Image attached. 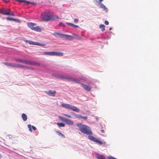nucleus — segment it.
Masks as SVG:
<instances>
[{
	"instance_id": "obj_25",
	"label": "nucleus",
	"mask_w": 159,
	"mask_h": 159,
	"mask_svg": "<svg viewBox=\"0 0 159 159\" xmlns=\"http://www.w3.org/2000/svg\"><path fill=\"white\" fill-rule=\"evenodd\" d=\"M32 61L28 60H25L24 63L26 64L31 65Z\"/></svg>"
},
{
	"instance_id": "obj_7",
	"label": "nucleus",
	"mask_w": 159,
	"mask_h": 159,
	"mask_svg": "<svg viewBox=\"0 0 159 159\" xmlns=\"http://www.w3.org/2000/svg\"><path fill=\"white\" fill-rule=\"evenodd\" d=\"M25 41L26 43H28L30 45H39V46H45V44L43 43H39L38 42H34L33 41H30V40H26Z\"/></svg>"
},
{
	"instance_id": "obj_48",
	"label": "nucleus",
	"mask_w": 159,
	"mask_h": 159,
	"mask_svg": "<svg viewBox=\"0 0 159 159\" xmlns=\"http://www.w3.org/2000/svg\"><path fill=\"white\" fill-rule=\"evenodd\" d=\"M0 14H2V9H0Z\"/></svg>"
},
{
	"instance_id": "obj_41",
	"label": "nucleus",
	"mask_w": 159,
	"mask_h": 159,
	"mask_svg": "<svg viewBox=\"0 0 159 159\" xmlns=\"http://www.w3.org/2000/svg\"><path fill=\"white\" fill-rule=\"evenodd\" d=\"M64 115L65 116H66L68 117H69V118H71V116H70V115H67V114H64Z\"/></svg>"
},
{
	"instance_id": "obj_14",
	"label": "nucleus",
	"mask_w": 159,
	"mask_h": 159,
	"mask_svg": "<svg viewBox=\"0 0 159 159\" xmlns=\"http://www.w3.org/2000/svg\"><path fill=\"white\" fill-rule=\"evenodd\" d=\"M70 81H73L76 83H80V81L78 79L71 77Z\"/></svg>"
},
{
	"instance_id": "obj_39",
	"label": "nucleus",
	"mask_w": 159,
	"mask_h": 159,
	"mask_svg": "<svg viewBox=\"0 0 159 159\" xmlns=\"http://www.w3.org/2000/svg\"><path fill=\"white\" fill-rule=\"evenodd\" d=\"M79 21V19L77 18H75L74 19V21L75 23H77Z\"/></svg>"
},
{
	"instance_id": "obj_42",
	"label": "nucleus",
	"mask_w": 159,
	"mask_h": 159,
	"mask_svg": "<svg viewBox=\"0 0 159 159\" xmlns=\"http://www.w3.org/2000/svg\"><path fill=\"white\" fill-rule=\"evenodd\" d=\"M32 127L33 129L34 130H36V128L34 126H32Z\"/></svg>"
},
{
	"instance_id": "obj_24",
	"label": "nucleus",
	"mask_w": 159,
	"mask_h": 159,
	"mask_svg": "<svg viewBox=\"0 0 159 159\" xmlns=\"http://www.w3.org/2000/svg\"><path fill=\"white\" fill-rule=\"evenodd\" d=\"M100 6L101 7V8L103 9L105 11H108V9L106 7V6L104 5L102 3H101L100 4Z\"/></svg>"
},
{
	"instance_id": "obj_8",
	"label": "nucleus",
	"mask_w": 159,
	"mask_h": 159,
	"mask_svg": "<svg viewBox=\"0 0 159 159\" xmlns=\"http://www.w3.org/2000/svg\"><path fill=\"white\" fill-rule=\"evenodd\" d=\"M82 87L86 90L88 91H89L91 90V88L89 85H86L83 84H81Z\"/></svg>"
},
{
	"instance_id": "obj_46",
	"label": "nucleus",
	"mask_w": 159,
	"mask_h": 159,
	"mask_svg": "<svg viewBox=\"0 0 159 159\" xmlns=\"http://www.w3.org/2000/svg\"><path fill=\"white\" fill-rule=\"evenodd\" d=\"M101 131L102 132V133H104V130H103V129H102L101 130Z\"/></svg>"
},
{
	"instance_id": "obj_5",
	"label": "nucleus",
	"mask_w": 159,
	"mask_h": 159,
	"mask_svg": "<svg viewBox=\"0 0 159 159\" xmlns=\"http://www.w3.org/2000/svg\"><path fill=\"white\" fill-rule=\"evenodd\" d=\"M43 54L46 55L57 56H61L63 55V53L61 52H43Z\"/></svg>"
},
{
	"instance_id": "obj_32",
	"label": "nucleus",
	"mask_w": 159,
	"mask_h": 159,
	"mask_svg": "<svg viewBox=\"0 0 159 159\" xmlns=\"http://www.w3.org/2000/svg\"><path fill=\"white\" fill-rule=\"evenodd\" d=\"M67 24L70 25V26H73V27H75L76 28H77V27H79V26L78 25H74L72 23H67Z\"/></svg>"
},
{
	"instance_id": "obj_18",
	"label": "nucleus",
	"mask_w": 159,
	"mask_h": 159,
	"mask_svg": "<svg viewBox=\"0 0 159 159\" xmlns=\"http://www.w3.org/2000/svg\"><path fill=\"white\" fill-rule=\"evenodd\" d=\"M54 34L55 35H57L59 36L60 38L63 39L64 36L65 35V34L60 33L58 32H55L54 33Z\"/></svg>"
},
{
	"instance_id": "obj_33",
	"label": "nucleus",
	"mask_w": 159,
	"mask_h": 159,
	"mask_svg": "<svg viewBox=\"0 0 159 159\" xmlns=\"http://www.w3.org/2000/svg\"><path fill=\"white\" fill-rule=\"evenodd\" d=\"M56 132L59 135L62 136L63 138H65V135L62 134L60 132L57 131Z\"/></svg>"
},
{
	"instance_id": "obj_29",
	"label": "nucleus",
	"mask_w": 159,
	"mask_h": 159,
	"mask_svg": "<svg viewBox=\"0 0 159 159\" xmlns=\"http://www.w3.org/2000/svg\"><path fill=\"white\" fill-rule=\"evenodd\" d=\"M57 125L59 126V127H64L65 125V124L63 123H59L57 122Z\"/></svg>"
},
{
	"instance_id": "obj_6",
	"label": "nucleus",
	"mask_w": 159,
	"mask_h": 159,
	"mask_svg": "<svg viewBox=\"0 0 159 159\" xmlns=\"http://www.w3.org/2000/svg\"><path fill=\"white\" fill-rule=\"evenodd\" d=\"M2 14L5 15L14 16V14L13 12H10L9 9H6L4 8H2Z\"/></svg>"
},
{
	"instance_id": "obj_17",
	"label": "nucleus",
	"mask_w": 159,
	"mask_h": 159,
	"mask_svg": "<svg viewBox=\"0 0 159 159\" xmlns=\"http://www.w3.org/2000/svg\"><path fill=\"white\" fill-rule=\"evenodd\" d=\"M51 20H57L59 19V17L57 15H52L51 16Z\"/></svg>"
},
{
	"instance_id": "obj_4",
	"label": "nucleus",
	"mask_w": 159,
	"mask_h": 159,
	"mask_svg": "<svg viewBox=\"0 0 159 159\" xmlns=\"http://www.w3.org/2000/svg\"><path fill=\"white\" fill-rule=\"evenodd\" d=\"M28 26L31 30L37 32H40L41 31V28L38 26L36 25V24L32 22L27 23Z\"/></svg>"
},
{
	"instance_id": "obj_21",
	"label": "nucleus",
	"mask_w": 159,
	"mask_h": 159,
	"mask_svg": "<svg viewBox=\"0 0 159 159\" xmlns=\"http://www.w3.org/2000/svg\"><path fill=\"white\" fill-rule=\"evenodd\" d=\"M97 157L98 159H106L104 156L99 154L97 155Z\"/></svg>"
},
{
	"instance_id": "obj_19",
	"label": "nucleus",
	"mask_w": 159,
	"mask_h": 159,
	"mask_svg": "<svg viewBox=\"0 0 159 159\" xmlns=\"http://www.w3.org/2000/svg\"><path fill=\"white\" fill-rule=\"evenodd\" d=\"M22 118L24 121H25L27 119V115L25 113H23L21 116Z\"/></svg>"
},
{
	"instance_id": "obj_49",
	"label": "nucleus",
	"mask_w": 159,
	"mask_h": 159,
	"mask_svg": "<svg viewBox=\"0 0 159 159\" xmlns=\"http://www.w3.org/2000/svg\"><path fill=\"white\" fill-rule=\"evenodd\" d=\"M1 158H2V156H1V155L0 154V159H1Z\"/></svg>"
},
{
	"instance_id": "obj_36",
	"label": "nucleus",
	"mask_w": 159,
	"mask_h": 159,
	"mask_svg": "<svg viewBox=\"0 0 159 159\" xmlns=\"http://www.w3.org/2000/svg\"><path fill=\"white\" fill-rule=\"evenodd\" d=\"M28 128H29V130L30 131V132H32V130L31 129V125H28Z\"/></svg>"
},
{
	"instance_id": "obj_34",
	"label": "nucleus",
	"mask_w": 159,
	"mask_h": 159,
	"mask_svg": "<svg viewBox=\"0 0 159 159\" xmlns=\"http://www.w3.org/2000/svg\"><path fill=\"white\" fill-rule=\"evenodd\" d=\"M6 19H7V20H10V21H11V20L15 21V20H16L15 19L12 18L11 17H7L6 18Z\"/></svg>"
},
{
	"instance_id": "obj_35",
	"label": "nucleus",
	"mask_w": 159,
	"mask_h": 159,
	"mask_svg": "<svg viewBox=\"0 0 159 159\" xmlns=\"http://www.w3.org/2000/svg\"><path fill=\"white\" fill-rule=\"evenodd\" d=\"M25 68L27 69H29L31 70H34V69L33 67H31L29 66H25Z\"/></svg>"
},
{
	"instance_id": "obj_11",
	"label": "nucleus",
	"mask_w": 159,
	"mask_h": 159,
	"mask_svg": "<svg viewBox=\"0 0 159 159\" xmlns=\"http://www.w3.org/2000/svg\"><path fill=\"white\" fill-rule=\"evenodd\" d=\"M56 92L55 91H52L51 90L48 91L46 92L47 94L50 96H55V94H56Z\"/></svg>"
},
{
	"instance_id": "obj_13",
	"label": "nucleus",
	"mask_w": 159,
	"mask_h": 159,
	"mask_svg": "<svg viewBox=\"0 0 159 159\" xmlns=\"http://www.w3.org/2000/svg\"><path fill=\"white\" fill-rule=\"evenodd\" d=\"M64 121H65L67 125H72L74 123L72 121L67 119H65Z\"/></svg>"
},
{
	"instance_id": "obj_44",
	"label": "nucleus",
	"mask_w": 159,
	"mask_h": 159,
	"mask_svg": "<svg viewBox=\"0 0 159 159\" xmlns=\"http://www.w3.org/2000/svg\"><path fill=\"white\" fill-rule=\"evenodd\" d=\"M109 159H117L116 158H115L112 157H110L109 158Z\"/></svg>"
},
{
	"instance_id": "obj_43",
	"label": "nucleus",
	"mask_w": 159,
	"mask_h": 159,
	"mask_svg": "<svg viewBox=\"0 0 159 159\" xmlns=\"http://www.w3.org/2000/svg\"><path fill=\"white\" fill-rule=\"evenodd\" d=\"M105 24L106 25H108L109 24V22L108 21H107V20H105Z\"/></svg>"
},
{
	"instance_id": "obj_47",
	"label": "nucleus",
	"mask_w": 159,
	"mask_h": 159,
	"mask_svg": "<svg viewBox=\"0 0 159 159\" xmlns=\"http://www.w3.org/2000/svg\"><path fill=\"white\" fill-rule=\"evenodd\" d=\"M98 1L100 2H101L103 1V0H98Z\"/></svg>"
},
{
	"instance_id": "obj_9",
	"label": "nucleus",
	"mask_w": 159,
	"mask_h": 159,
	"mask_svg": "<svg viewBox=\"0 0 159 159\" xmlns=\"http://www.w3.org/2000/svg\"><path fill=\"white\" fill-rule=\"evenodd\" d=\"M3 64L7 66H10L11 67H16V64L13 63H9L4 62L3 63Z\"/></svg>"
},
{
	"instance_id": "obj_37",
	"label": "nucleus",
	"mask_w": 159,
	"mask_h": 159,
	"mask_svg": "<svg viewBox=\"0 0 159 159\" xmlns=\"http://www.w3.org/2000/svg\"><path fill=\"white\" fill-rule=\"evenodd\" d=\"M88 117L85 116H82V117H81V118L84 119L85 120H86L87 119Z\"/></svg>"
},
{
	"instance_id": "obj_2",
	"label": "nucleus",
	"mask_w": 159,
	"mask_h": 159,
	"mask_svg": "<svg viewBox=\"0 0 159 159\" xmlns=\"http://www.w3.org/2000/svg\"><path fill=\"white\" fill-rule=\"evenodd\" d=\"M41 18L43 21H47L51 20V16L54 15L52 11H46L42 13Z\"/></svg>"
},
{
	"instance_id": "obj_1",
	"label": "nucleus",
	"mask_w": 159,
	"mask_h": 159,
	"mask_svg": "<svg viewBox=\"0 0 159 159\" xmlns=\"http://www.w3.org/2000/svg\"><path fill=\"white\" fill-rule=\"evenodd\" d=\"M77 125L82 133L87 135L93 134L91 128L81 123H78Z\"/></svg>"
},
{
	"instance_id": "obj_22",
	"label": "nucleus",
	"mask_w": 159,
	"mask_h": 159,
	"mask_svg": "<svg viewBox=\"0 0 159 159\" xmlns=\"http://www.w3.org/2000/svg\"><path fill=\"white\" fill-rule=\"evenodd\" d=\"M31 65L39 66L40 65V64L39 62L32 61Z\"/></svg>"
},
{
	"instance_id": "obj_28",
	"label": "nucleus",
	"mask_w": 159,
	"mask_h": 159,
	"mask_svg": "<svg viewBox=\"0 0 159 159\" xmlns=\"http://www.w3.org/2000/svg\"><path fill=\"white\" fill-rule=\"evenodd\" d=\"M16 67L24 68H25V66L21 64H16Z\"/></svg>"
},
{
	"instance_id": "obj_31",
	"label": "nucleus",
	"mask_w": 159,
	"mask_h": 159,
	"mask_svg": "<svg viewBox=\"0 0 159 159\" xmlns=\"http://www.w3.org/2000/svg\"><path fill=\"white\" fill-rule=\"evenodd\" d=\"M73 114H74V116H75V118H78L79 119H81V117H82V116L81 115L79 114H74V113H73Z\"/></svg>"
},
{
	"instance_id": "obj_16",
	"label": "nucleus",
	"mask_w": 159,
	"mask_h": 159,
	"mask_svg": "<svg viewBox=\"0 0 159 159\" xmlns=\"http://www.w3.org/2000/svg\"><path fill=\"white\" fill-rule=\"evenodd\" d=\"M52 75L56 78L61 79L62 75L57 74H52Z\"/></svg>"
},
{
	"instance_id": "obj_10",
	"label": "nucleus",
	"mask_w": 159,
	"mask_h": 159,
	"mask_svg": "<svg viewBox=\"0 0 159 159\" xmlns=\"http://www.w3.org/2000/svg\"><path fill=\"white\" fill-rule=\"evenodd\" d=\"M61 79L66 80L68 81H70L71 77L66 75H62Z\"/></svg>"
},
{
	"instance_id": "obj_23",
	"label": "nucleus",
	"mask_w": 159,
	"mask_h": 159,
	"mask_svg": "<svg viewBox=\"0 0 159 159\" xmlns=\"http://www.w3.org/2000/svg\"><path fill=\"white\" fill-rule=\"evenodd\" d=\"M94 142L97 143H98V144L101 145L102 144V142L100 140H99L98 139L95 138V139L94 140Z\"/></svg>"
},
{
	"instance_id": "obj_50",
	"label": "nucleus",
	"mask_w": 159,
	"mask_h": 159,
	"mask_svg": "<svg viewBox=\"0 0 159 159\" xmlns=\"http://www.w3.org/2000/svg\"><path fill=\"white\" fill-rule=\"evenodd\" d=\"M111 28H110V30H111Z\"/></svg>"
},
{
	"instance_id": "obj_27",
	"label": "nucleus",
	"mask_w": 159,
	"mask_h": 159,
	"mask_svg": "<svg viewBox=\"0 0 159 159\" xmlns=\"http://www.w3.org/2000/svg\"><path fill=\"white\" fill-rule=\"evenodd\" d=\"M16 2H24L27 4H28L29 3V2L28 1H27L25 0H16Z\"/></svg>"
},
{
	"instance_id": "obj_30",
	"label": "nucleus",
	"mask_w": 159,
	"mask_h": 159,
	"mask_svg": "<svg viewBox=\"0 0 159 159\" xmlns=\"http://www.w3.org/2000/svg\"><path fill=\"white\" fill-rule=\"evenodd\" d=\"M89 135L88 137V139H90V140L93 141L95 139V138L93 136L91 135Z\"/></svg>"
},
{
	"instance_id": "obj_15",
	"label": "nucleus",
	"mask_w": 159,
	"mask_h": 159,
	"mask_svg": "<svg viewBox=\"0 0 159 159\" xmlns=\"http://www.w3.org/2000/svg\"><path fill=\"white\" fill-rule=\"evenodd\" d=\"M72 37L73 38V39H75L77 40H80L81 39V38L80 36L75 34H73Z\"/></svg>"
},
{
	"instance_id": "obj_26",
	"label": "nucleus",
	"mask_w": 159,
	"mask_h": 159,
	"mask_svg": "<svg viewBox=\"0 0 159 159\" xmlns=\"http://www.w3.org/2000/svg\"><path fill=\"white\" fill-rule=\"evenodd\" d=\"M99 28L101 29V30L103 32L105 30V26L103 24L100 25H99Z\"/></svg>"
},
{
	"instance_id": "obj_3",
	"label": "nucleus",
	"mask_w": 159,
	"mask_h": 159,
	"mask_svg": "<svg viewBox=\"0 0 159 159\" xmlns=\"http://www.w3.org/2000/svg\"><path fill=\"white\" fill-rule=\"evenodd\" d=\"M61 106L63 107L71 110L77 112H79L80 111V110L78 108L72 105L68 104L63 103L61 104Z\"/></svg>"
},
{
	"instance_id": "obj_20",
	"label": "nucleus",
	"mask_w": 159,
	"mask_h": 159,
	"mask_svg": "<svg viewBox=\"0 0 159 159\" xmlns=\"http://www.w3.org/2000/svg\"><path fill=\"white\" fill-rule=\"evenodd\" d=\"M15 61L18 62L24 63L25 59H16L15 60Z\"/></svg>"
},
{
	"instance_id": "obj_38",
	"label": "nucleus",
	"mask_w": 159,
	"mask_h": 159,
	"mask_svg": "<svg viewBox=\"0 0 159 159\" xmlns=\"http://www.w3.org/2000/svg\"><path fill=\"white\" fill-rule=\"evenodd\" d=\"M59 117L60 119L63 121H64V120H65V119H66V118H65L61 116H59Z\"/></svg>"
},
{
	"instance_id": "obj_45",
	"label": "nucleus",
	"mask_w": 159,
	"mask_h": 159,
	"mask_svg": "<svg viewBox=\"0 0 159 159\" xmlns=\"http://www.w3.org/2000/svg\"><path fill=\"white\" fill-rule=\"evenodd\" d=\"M28 2H29V3L28 4H33V5H35V3L31 2H30L29 1H28Z\"/></svg>"
},
{
	"instance_id": "obj_40",
	"label": "nucleus",
	"mask_w": 159,
	"mask_h": 159,
	"mask_svg": "<svg viewBox=\"0 0 159 159\" xmlns=\"http://www.w3.org/2000/svg\"><path fill=\"white\" fill-rule=\"evenodd\" d=\"M59 25L60 26H62V27L65 26V25H64V24L61 22H60L59 24Z\"/></svg>"
},
{
	"instance_id": "obj_12",
	"label": "nucleus",
	"mask_w": 159,
	"mask_h": 159,
	"mask_svg": "<svg viewBox=\"0 0 159 159\" xmlns=\"http://www.w3.org/2000/svg\"><path fill=\"white\" fill-rule=\"evenodd\" d=\"M63 39L71 40L73 39V38L72 36L65 34V35L64 36Z\"/></svg>"
}]
</instances>
